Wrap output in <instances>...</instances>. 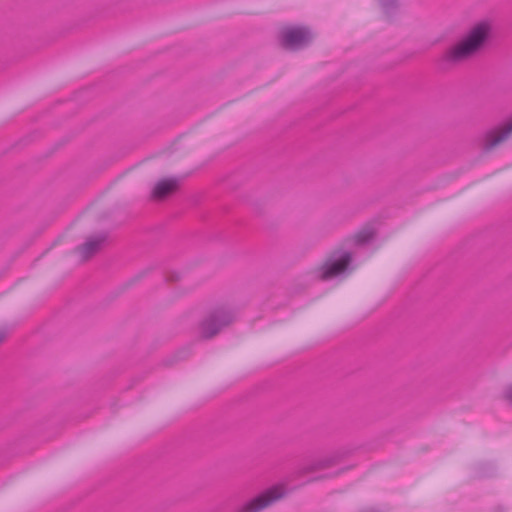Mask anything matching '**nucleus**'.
<instances>
[{
    "mask_svg": "<svg viewBox=\"0 0 512 512\" xmlns=\"http://www.w3.org/2000/svg\"><path fill=\"white\" fill-rule=\"evenodd\" d=\"M490 31V24L486 21L475 25L460 43L452 47L446 53L447 59L451 61H460L473 55L482 47L485 40L488 38Z\"/></svg>",
    "mask_w": 512,
    "mask_h": 512,
    "instance_id": "f257e3e1",
    "label": "nucleus"
},
{
    "mask_svg": "<svg viewBox=\"0 0 512 512\" xmlns=\"http://www.w3.org/2000/svg\"><path fill=\"white\" fill-rule=\"evenodd\" d=\"M280 38L285 48L295 50L309 43L312 39V34L305 27L288 26L282 29Z\"/></svg>",
    "mask_w": 512,
    "mask_h": 512,
    "instance_id": "f03ea898",
    "label": "nucleus"
},
{
    "mask_svg": "<svg viewBox=\"0 0 512 512\" xmlns=\"http://www.w3.org/2000/svg\"><path fill=\"white\" fill-rule=\"evenodd\" d=\"M505 398L512 403V386L508 387L505 391Z\"/></svg>",
    "mask_w": 512,
    "mask_h": 512,
    "instance_id": "9d476101",
    "label": "nucleus"
},
{
    "mask_svg": "<svg viewBox=\"0 0 512 512\" xmlns=\"http://www.w3.org/2000/svg\"><path fill=\"white\" fill-rule=\"evenodd\" d=\"M177 186L178 181L174 178L160 180L156 183L153 189V197L155 199H164L173 191H175Z\"/></svg>",
    "mask_w": 512,
    "mask_h": 512,
    "instance_id": "423d86ee",
    "label": "nucleus"
},
{
    "mask_svg": "<svg viewBox=\"0 0 512 512\" xmlns=\"http://www.w3.org/2000/svg\"><path fill=\"white\" fill-rule=\"evenodd\" d=\"M3 338H4V335L0 334V342L2 341Z\"/></svg>",
    "mask_w": 512,
    "mask_h": 512,
    "instance_id": "9b49d317",
    "label": "nucleus"
},
{
    "mask_svg": "<svg viewBox=\"0 0 512 512\" xmlns=\"http://www.w3.org/2000/svg\"><path fill=\"white\" fill-rule=\"evenodd\" d=\"M350 261L351 256L347 252L332 257L322 267L321 277L326 280L345 275L349 270Z\"/></svg>",
    "mask_w": 512,
    "mask_h": 512,
    "instance_id": "7ed1b4c3",
    "label": "nucleus"
},
{
    "mask_svg": "<svg viewBox=\"0 0 512 512\" xmlns=\"http://www.w3.org/2000/svg\"><path fill=\"white\" fill-rule=\"evenodd\" d=\"M373 236L371 229L363 230L356 235V242L359 244L369 241Z\"/></svg>",
    "mask_w": 512,
    "mask_h": 512,
    "instance_id": "1a4fd4ad",
    "label": "nucleus"
},
{
    "mask_svg": "<svg viewBox=\"0 0 512 512\" xmlns=\"http://www.w3.org/2000/svg\"><path fill=\"white\" fill-rule=\"evenodd\" d=\"M284 493L285 491L283 486H274L266 490L264 493H262L249 503H247L243 507L242 512H259L260 510L267 507L274 501L280 499L284 495Z\"/></svg>",
    "mask_w": 512,
    "mask_h": 512,
    "instance_id": "20e7f679",
    "label": "nucleus"
},
{
    "mask_svg": "<svg viewBox=\"0 0 512 512\" xmlns=\"http://www.w3.org/2000/svg\"><path fill=\"white\" fill-rule=\"evenodd\" d=\"M511 132L512 118L506 123L504 127L498 130H494L487 135L485 146L487 148H492L496 146L498 143L506 139Z\"/></svg>",
    "mask_w": 512,
    "mask_h": 512,
    "instance_id": "0eeeda50",
    "label": "nucleus"
},
{
    "mask_svg": "<svg viewBox=\"0 0 512 512\" xmlns=\"http://www.w3.org/2000/svg\"><path fill=\"white\" fill-rule=\"evenodd\" d=\"M102 239H89L82 247L81 253L84 257L92 255L101 245Z\"/></svg>",
    "mask_w": 512,
    "mask_h": 512,
    "instance_id": "6e6552de",
    "label": "nucleus"
},
{
    "mask_svg": "<svg viewBox=\"0 0 512 512\" xmlns=\"http://www.w3.org/2000/svg\"><path fill=\"white\" fill-rule=\"evenodd\" d=\"M229 322L230 318L225 313H217L203 324L202 333L205 337H212Z\"/></svg>",
    "mask_w": 512,
    "mask_h": 512,
    "instance_id": "39448f33",
    "label": "nucleus"
}]
</instances>
